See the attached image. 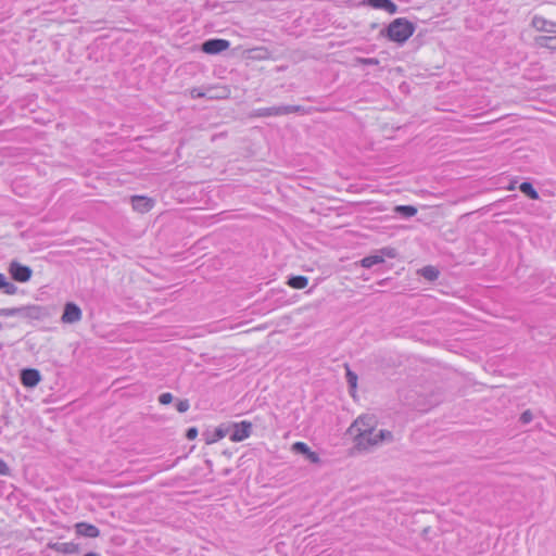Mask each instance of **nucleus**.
I'll list each match as a JSON object with an SVG mask.
<instances>
[{
	"mask_svg": "<svg viewBox=\"0 0 556 556\" xmlns=\"http://www.w3.org/2000/svg\"><path fill=\"white\" fill-rule=\"evenodd\" d=\"M531 25L538 31L556 33V22L547 21L542 16H534L532 18Z\"/></svg>",
	"mask_w": 556,
	"mask_h": 556,
	"instance_id": "12",
	"label": "nucleus"
},
{
	"mask_svg": "<svg viewBox=\"0 0 556 556\" xmlns=\"http://www.w3.org/2000/svg\"><path fill=\"white\" fill-rule=\"evenodd\" d=\"M384 262V258L382 255H379V253L377 254H374V255H369V256H366L364 257L362 261H361V265L365 268H370L372 267L374 265H377V264H380V263H383Z\"/></svg>",
	"mask_w": 556,
	"mask_h": 556,
	"instance_id": "19",
	"label": "nucleus"
},
{
	"mask_svg": "<svg viewBox=\"0 0 556 556\" xmlns=\"http://www.w3.org/2000/svg\"><path fill=\"white\" fill-rule=\"evenodd\" d=\"M81 309L72 302L65 304L61 321L64 324H75L81 319Z\"/></svg>",
	"mask_w": 556,
	"mask_h": 556,
	"instance_id": "8",
	"label": "nucleus"
},
{
	"mask_svg": "<svg viewBox=\"0 0 556 556\" xmlns=\"http://www.w3.org/2000/svg\"><path fill=\"white\" fill-rule=\"evenodd\" d=\"M207 99H224L229 94V90L225 87L222 88H208L205 90Z\"/></svg>",
	"mask_w": 556,
	"mask_h": 556,
	"instance_id": "17",
	"label": "nucleus"
},
{
	"mask_svg": "<svg viewBox=\"0 0 556 556\" xmlns=\"http://www.w3.org/2000/svg\"><path fill=\"white\" fill-rule=\"evenodd\" d=\"M47 312L39 305H23L18 307L0 308V317H20L23 319H42Z\"/></svg>",
	"mask_w": 556,
	"mask_h": 556,
	"instance_id": "3",
	"label": "nucleus"
},
{
	"mask_svg": "<svg viewBox=\"0 0 556 556\" xmlns=\"http://www.w3.org/2000/svg\"><path fill=\"white\" fill-rule=\"evenodd\" d=\"M12 278L18 282H27L33 274L30 267L22 265L18 262H12L9 267Z\"/></svg>",
	"mask_w": 556,
	"mask_h": 556,
	"instance_id": "7",
	"label": "nucleus"
},
{
	"mask_svg": "<svg viewBox=\"0 0 556 556\" xmlns=\"http://www.w3.org/2000/svg\"><path fill=\"white\" fill-rule=\"evenodd\" d=\"M216 434H217V437H218L219 439H222V438H224V437H225L224 431H223V430H220V429H218V430L216 431Z\"/></svg>",
	"mask_w": 556,
	"mask_h": 556,
	"instance_id": "35",
	"label": "nucleus"
},
{
	"mask_svg": "<svg viewBox=\"0 0 556 556\" xmlns=\"http://www.w3.org/2000/svg\"><path fill=\"white\" fill-rule=\"evenodd\" d=\"M393 434L389 430H371L366 433H357L354 438L355 448L359 452H368L383 442H391Z\"/></svg>",
	"mask_w": 556,
	"mask_h": 556,
	"instance_id": "2",
	"label": "nucleus"
},
{
	"mask_svg": "<svg viewBox=\"0 0 556 556\" xmlns=\"http://www.w3.org/2000/svg\"><path fill=\"white\" fill-rule=\"evenodd\" d=\"M40 372L37 369L27 368L21 372V381L27 388H34L40 382Z\"/></svg>",
	"mask_w": 556,
	"mask_h": 556,
	"instance_id": "10",
	"label": "nucleus"
},
{
	"mask_svg": "<svg viewBox=\"0 0 556 556\" xmlns=\"http://www.w3.org/2000/svg\"><path fill=\"white\" fill-rule=\"evenodd\" d=\"M131 204L135 211L139 213H147L153 207L154 201L148 197L134 195L131 197Z\"/></svg>",
	"mask_w": 556,
	"mask_h": 556,
	"instance_id": "11",
	"label": "nucleus"
},
{
	"mask_svg": "<svg viewBox=\"0 0 556 556\" xmlns=\"http://www.w3.org/2000/svg\"><path fill=\"white\" fill-rule=\"evenodd\" d=\"M206 92L199 89V88H193L190 90V96L193 98V99H197V98H205L206 97Z\"/></svg>",
	"mask_w": 556,
	"mask_h": 556,
	"instance_id": "31",
	"label": "nucleus"
},
{
	"mask_svg": "<svg viewBox=\"0 0 556 556\" xmlns=\"http://www.w3.org/2000/svg\"><path fill=\"white\" fill-rule=\"evenodd\" d=\"M533 419V415L531 410L527 409L525 410L520 416V421L522 424H529Z\"/></svg>",
	"mask_w": 556,
	"mask_h": 556,
	"instance_id": "30",
	"label": "nucleus"
},
{
	"mask_svg": "<svg viewBox=\"0 0 556 556\" xmlns=\"http://www.w3.org/2000/svg\"><path fill=\"white\" fill-rule=\"evenodd\" d=\"M251 431L252 424L250 421L243 420L241 422L233 424L229 439L232 442H241L250 437Z\"/></svg>",
	"mask_w": 556,
	"mask_h": 556,
	"instance_id": "6",
	"label": "nucleus"
},
{
	"mask_svg": "<svg viewBox=\"0 0 556 556\" xmlns=\"http://www.w3.org/2000/svg\"><path fill=\"white\" fill-rule=\"evenodd\" d=\"M377 426V419L374 415H362L359 416L349 428V433L356 438L357 433H366L375 430Z\"/></svg>",
	"mask_w": 556,
	"mask_h": 556,
	"instance_id": "5",
	"label": "nucleus"
},
{
	"mask_svg": "<svg viewBox=\"0 0 556 556\" xmlns=\"http://www.w3.org/2000/svg\"><path fill=\"white\" fill-rule=\"evenodd\" d=\"M84 556H100V555L97 553H93V552H89V553L85 554Z\"/></svg>",
	"mask_w": 556,
	"mask_h": 556,
	"instance_id": "36",
	"label": "nucleus"
},
{
	"mask_svg": "<svg viewBox=\"0 0 556 556\" xmlns=\"http://www.w3.org/2000/svg\"><path fill=\"white\" fill-rule=\"evenodd\" d=\"M379 255H382L383 257H390L393 258L396 256V251L393 248H383L379 251Z\"/></svg>",
	"mask_w": 556,
	"mask_h": 556,
	"instance_id": "28",
	"label": "nucleus"
},
{
	"mask_svg": "<svg viewBox=\"0 0 556 556\" xmlns=\"http://www.w3.org/2000/svg\"><path fill=\"white\" fill-rule=\"evenodd\" d=\"M190 407V404H189V401L188 400H180L176 403V409L179 412V413H186Z\"/></svg>",
	"mask_w": 556,
	"mask_h": 556,
	"instance_id": "27",
	"label": "nucleus"
},
{
	"mask_svg": "<svg viewBox=\"0 0 556 556\" xmlns=\"http://www.w3.org/2000/svg\"><path fill=\"white\" fill-rule=\"evenodd\" d=\"M230 43L225 39H208L202 45V51L207 54H217L229 48Z\"/></svg>",
	"mask_w": 556,
	"mask_h": 556,
	"instance_id": "9",
	"label": "nucleus"
},
{
	"mask_svg": "<svg viewBox=\"0 0 556 556\" xmlns=\"http://www.w3.org/2000/svg\"><path fill=\"white\" fill-rule=\"evenodd\" d=\"M365 3L374 9L384 10L390 14H395L397 12V5L391 0H366Z\"/></svg>",
	"mask_w": 556,
	"mask_h": 556,
	"instance_id": "15",
	"label": "nucleus"
},
{
	"mask_svg": "<svg viewBox=\"0 0 556 556\" xmlns=\"http://www.w3.org/2000/svg\"><path fill=\"white\" fill-rule=\"evenodd\" d=\"M346 381L349 383V387L351 388V390H355L356 387H357V375L355 372H353L352 370H350L349 368L346 369Z\"/></svg>",
	"mask_w": 556,
	"mask_h": 556,
	"instance_id": "25",
	"label": "nucleus"
},
{
	"mask_svg": "<svg viewBox=\"0 0 556 556\" xmlns=\"http://www.w3.org/2000/svg\"><path fill=\"white\" fill-rule=\"evenodd\" d=\"M10 473V468L7 463L0 458V475L7 476Z\"/></svg>",
	"mask_w": 556,
	"mask_h": 556,
	"instance_id": "33",
	"label": "nucleus"
},
{
	"mask_svg": "<svg viewBox=\"0 0 556 556\" xmlns=\"http://www.w3.org/2000/svg\"><path fill=\"white\" fill-rule=\"evenodd\" d=\"M535 45L540 48L556 50V36H539L534 39Z\"/></svg>",
	"mask_w": 556,
	"mask_h": 556,
	"instance_id": "16",
	"label": "nucleus"
},
{
	"mask_svg": "<svg viewBox=\"0 0 556 556\" xmlns=\"http://www.w3.org/2000/svg\"><path fill=\"white\" fill-rule=\"evenodd\" d=\"M519 190L526 194L527 197H529L531 200H538L539 199V193L538 191L533 188L532 184L531 182H528V181H523L520 184L519 186Z\"/></svg>",
	"mask_w": 556,
	"mask_h": 556,
	"instance_id": "20",
	"label": "nucleus"
},
{
	"mask_svg": "<svg viewBox=\"0 0 556 556\" xmlns=\"http://www.w3.org/2000/svg\"><path fill=\"white\" fill-rule=\"evenodd\" d=\"M0 289H3L4 293L9 295L15 294L17 292V287L14 283L8 281L7 276L3 274H0Z\"/></svg>",
	"mask_w": 556,
	"mask_h": 556,
	"instance_id": "18",
	"label": "nucleus"
},
{
	"mask_svg": "<svg viewBox=\"0 0 556 556\" xmlns=\"http://www.w3.org/2000/svg\"><path fill=\"white\" fill-rule=\"evenodd\" d=\"M308 283V279L305 276H292L288 280V285L294 289H304Z\"/></svg>",
	"mask_w": 556,
	"mask_h": 556,
	"instance_id": "21",
	"label": "nucleus"
},
{
	"mask_svg": "<svg viewBox=\"0 0 556 556\" xmlns=\"http://www.w3.org/2000/svg\"><path fill=\"white\" fill-rule=\"evenodd\" d=\"M186 437L188 440H194L198 437V429L192 427L187 430Z\"/></svg>",
	"mask_w": 556,
	"mask_h": 556,
	"instance_id": "34",
	"label": "nucleus"
},
{
	"mask_svg": "<svg viewBox=\"0 0 556 556\" xmlns=\"http://www.w3.org/2000/svg\"><path fill=\"white\" fill-rule=\"evenodd\" d=\"M356 64L362 65H379L380 61L376 58H356L355 59Z\"/></svg>",
	"mask_w": 556,
	"mask_h": 556,
	"instance_id": "26",
	"label": "nucleus"
},
{
	"mask_svg": "<svg viewBox=\"0 0 556 556\" xmlns=\"http://www.w3.org/2000/svg\"><path fill=\"white\" fill-rule=\"evenodd\" d=\"M173 394L169 393V392H165V393H162L160 396H159V402L163 405H167L169 403H172L173 401Z\"/></svg>",
	"mask_w": 556,
	"mask_h": 556,
	"instance_id": "29",
	"label": "nucleus"
},
{
	"mask_svg": "<svg viewBox=\"0 0 556 556\" xmlns=\"http://www.w3.org/2000/svg\"><path fill=\"white\" fill-rule=\"evenodd\" d=\"M299 112H304V109L300 105H278V106L257 109L252 112L251 116L267 117V116L288 115V114L299 113Z\"/></svg>",
	"mask_w": 556,
	"mask_h": 556,
	"instance_id": "4",
	"label": "nucleus"
},
{
	"mask_svg": "<svg viewBox=\"0 0 556 556\" xmlns=\"http://www.w3.org/2000/svg\"><path fill=\"white\" fill-rule=\"evenodd\" d=\"M292 451L294 453H300V454H303V455H307V453L311 451V448L308 447V445L304 442H295L293 445H292Z\"/></svg>",
	"mask_w": 556,
	"mask_h": 556,
	"instance_id": "24",
	"label": "nucleus"
},
{
	"mask_svg": "<svg viewBox=\"0 0 556 556\" xmlns=\"http://www.w3.org/2000/svg\"><path fill=\"white\" fill-rule=\"evenodd\" d=\"M75 530L78 535L86 538H98L100 535V530L87 522H78L75 525Z\"/></svg>",
	"mask_w": 556,
	"mask_h": 556,
	"instance_id": "14",
	"label": "nucleus"
},
{
	"mask_svg": "<svg viewBox=\"0 0 556 556\" xmlns=\"http://www.w3.org/2000/svg\"><path fill=\"white\" fill-rule=\"evenodd\" d=\"M415 25L404 17L395 18L389 26L380 31L389 40L403 45L406 42L415 31Z\"/></svg>",
	"mask_w": 556,
	"mask_h": 556,
	"instance_id": "1",
	"label": "nucleus"
},
{
	"mask_svg": "<svg viewBox=\"0 0 556 556\" xmlns=\"http://www.w3.org/2000/svg\"><path fill=\"white\" fill-rule=\"evenodd\" d=\"M420 274L429 281H433L439 277V270L433 266H425L421 268Z\"/></svg>",
	"mask_w": 556,
	"mask_h": 556,
	"instance_id": "22",
	"label": "nucleus"
},
{
	"mask_svg": "<svg viewBox=\"0 0 556 556\" xmlns=\"http://www.w3.org/2000/svg\"><path fill=\"white\" fill-rule=\"evenodd\" d=\"M306 458H307L311 463H313V464H317V463H319V462H320V458H319L318 454H317V453H315V452H313V451H309V452L307 453Z\"/></svg>",
	"mask_w": 556,
	"mask_h": 556,
	"instance_id": "32",
	"label": "nucleus"
},
{
	"mask_svg": "<svg viewBox=\"0 0 556 556\" xmlns=\"http://www.w3.org/2000/svg\"><path fill=\"white\" fill-rule=\"evenodd\" d=\"M48 547L62 554H75L79 551L78 545L73 542H50Z\"/></svg>",
	"mask_w": 556,
	"mask_h": 556,
	"instance_id": "13",
	"label": "nucleus"
},
{
	"mask_svg": "<svg viewBox=\"0 0 556 556\" xmlns=\"http://www.w3.org/2000/svg\"><path fill=\"white\" fill-rule=\"evenodd\" d=\"M3 329V324L0 321V331Z\"/></svg>",
	"mask_w": 556,
	"mask_h": 556,
	"instance_id": "37",
	"label": "nucleus"
},
{
	"mask_svg": "<svg viewBox=\"0 0 556 556\" xmlns=\"http://www.w3.org/2000/svg\"><path fill=\"white\" fill-rule=\"evenodd\" d=\"M394 211L405 217H412L417 213V208L413 205H397Z\"/></svg>",
	"mask_w": 556,
	"mask_h": 556,
	"instance_id": "23",
	"label": "nucleus"
}]
</instances>
